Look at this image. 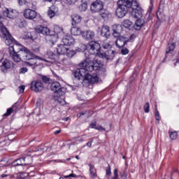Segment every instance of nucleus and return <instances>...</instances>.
<instances>
[{
    "instance_id": "nucleus-44",
    "label": "nucleus",
    "mask_w": 179,
    "mask_h": 179,
    "mask_svg": "<svg viewBox=\"0 0 179 179\" xmlns=\"http://www.w3.org/2000/svg\"><path fill=\"white\" fill-rule=\"evenodd\" d=\"M121 52L122 55H127V54L129 53V50H128L127 48H123L121 50Z\"/></svg>"
},
{
    "instance_id": "nucleus-7",
    "label": "nucleus",
    "mask_w": 179,
    "mask_h": 179,
    "mask_svg": "<svg viewBox=\"0 0 179 179\" xmlns=\"http://www.w3.org/2000/svg\"><path fill=\"white\" fill-rule=\"evenodd\" d=\"M130 8L132 9L133 15H134L136 19H141L143 16V10L136 1L132 0V5Z\"/></svg>"
},
{
    "instance_id": "nucleus-48",
    "label": "nucleus",
    "mask_w": 179,
    "mask_h": 179,
    "mask_svg": "<svg viewBox=\"0 0 179 179\" xmlns=\"http://www.w3.org/2000/svg\"><path fill=\"white\" fill-rule=\"evenodd\" d=\"M24 85H22L18 87L19 93H23L24 92Z\"/></svg>"
},
{
    "instance_id": "nucleus-47",
    "label": "nucleus",
    "mask_w": 179,
    "mask_h": 179,
    "mask_svg": "<svg viewBox=\"0 0 179 179\" xmlns=\"http://www.w3.org/2000/svg\"><path fill=\"white\" fill-rule=\"evenodd\" d=\"M155 118L157 121H160V115L159 114V110H156Z\"/></svg>"
},
{
    "instance_id": "nucleus-9",
    "label": "nucleus",
    "mask_w": 179,
    "mask_h": 179,
    "mask_svg": "<svg viewBox=\"0 0 179 179\" xmlns=\"http://www.w3.org/2000/svg\"><path fill=\"white\" fill-rule=\"evenodd\" d=\"M135 37L136 36L134 34L131 35L129 39L124 36H119L115 41L116 45L118 48H121L124 47L127 43L132 41Z\"/></svg>"
},
{
    "instance_id": "nucleus-62",
    "label": "nucleus",
    "mask_w": 179,
    "mask_h": 179,
    "mask_svg": "<svg viewBox=\"0 0 179 179\" xmlns=\"http://www.w3.org/2000/svg\"><path fill=\"white\" fill-rule=\"evenodd\" d=\"M64 120L65 121H69V117H65Z\"/></svg>"
},
{
    "instance_id": "nucleus-6",
    "label": "nucleus",
    "mask_w": 179,
    "mask_h": 179,
    "mask_svg": "<svg viewBox=\"0 0 179 179\" xmlns=\"http://www.w3.org/2000/svg\"><path fill=\"white\" fill-rule=\"evenodd\" d=\"M46 57H48L49 59H53L54 61H57V62H59V64H61L62 65H68V64H69V62L68 61V59H65L64 56L59 55L58 53L57 54L54 53L51 50H48L46 52Z\"/></svg>"
},
{
    "instance_id": "nucleus-50",
    "label": "nucleus",
    "mask_w": 179,
    "mask_h": 179,
    "mask_svg": "<svg viewBox=\"0 0 179 179\" xmlns=\"http://www.w3.org/2000/svg\"><path fill=\"white\" fill-rule=\"evenodd\" d=\"M124 24H127V26H132V22L129 21V20H124Z\"/></svg>"
},
{
    "instance_id": "nucleus-34",
    "label": "nucleus",
    "mask_w": 179,
    "mask_h": 179,
    "mask_svg": "<svg viewBox=\"0 0 179 179\" xmlns=\"http://www.w3.org/2000/svg\"><path fill=\"white\" fill-rule=\"evenodd\" d=\"M110 15V12H108V10H101L100 11V16H101V17H103V19H106L107 17H108V15Z\"/></svg>"
},
{
    "instance_id": "nucleus-4",
    "label": "nucleus",
    "mask_w": 179,
    "mask_h": 179,
    "mask_svg": "<svg viewBox=\"0 0 179 179\" xmlns=\"http://www.w3.org/2000/svg\"><path fill=\"white\" fill-rule=\"evenodd\" d=\"M3 21V17H0V36L1 38L5 40V43L6 45H10L13 43V39L9 31L3 26L2 22Z\"/></svg>"
},
{
    "instance_id": "nucleus-26",
    "label": "nucleus",
    "mask_w": 179,
    "mask_h": 179,
    "mask_svg": "<svg viewBox=\"0 0 179 179\" xmlns=\"http://www.w3.org/2000/svg\"><path fill=\"white\" fill-rule=\"evenodd\" d=\"M143 24H145V20H142L141 18H138L134 25V29L135 30H141V29L142 28V27L143 26Z\"/></svg>"
},
{
    "instance_id": "nucleus-57",
    "label": "nucleus",
    "mask_w": 179,
    "mask_h": 179,
    "mask_svg": "<svg viewBox=\"0 0 179 179\" xmlns=\"http://www.w3.org/2000/svg\"><path fill=\"white\" fill-rule=\"evenodd\" d=\"M92 143H93V140H91L90 142L87 143V146L89 148H92Z\"/></svg>"
},
{
    "instance_id": "nucleus-54",
    "label": "nucleus",
    "mask_w": 179,
    "mask_h": 179,
    "mask_svg": "<svg viewBox=\"0 0 179 179\" xmlns=\"http://www.w3.org/2000/svg\"><path fill=\"white\" fill-rule=\"evenodd\" d=\"M24 24H25V23L24 21H20L18 26H19V27L22 28V27H24Z\"/></svg>"
},
{
    "instance_id": "nucleus-15",
    "label": "nucleus",
    "mask_w": 179,
    "mask_h": 179,
    "mask_svg": "<svg viewBox=\"0 0 179 179\" xmlns=\"http://www.w3.org/2000/svg\"><path fill=\"white\" fill-rule=\"evenodd\" d=\"M16 10L12 8H5V10H3V16L9 19H15V17H16Z\"/></svg>"
},
{
    "instance_id": "nucleus-16",
    "label": "nucleus",
    "mask_w": 179,
    "mask_h": 179,
    "mask_svg": "<svg viewBox=\"0 0 179 179\" xmlns=\"http://www.w3.org/2000/svg\"><path fill=\"white\" fill-rule=\"evenodd\" d=\"M81 36L85 40L90 41V40H93V38L96 37V34L92 30H87L85 31H83Z\"/></svg>"
},
{
    "instance_id": "nucleus-49",
    "label": "nucleus",
    "mask_w": 179,
    "mask_h": 179,
    "mask_svg": "<svg viewBox=\"0 0 179 179\" xmlns=\"http://www.w3.org/2000/svg\"><path fill=\"white\" fill-rule=\"evenodd\" d=\"M67 3H69V5H73L76 2L77 0H65Z\"/></svg>"
},
{
    "instance_id": "nucleus-24",
    "label": "nucleus",
    "mask_w": 179,
    "mask_h": 179,
    "mask_svg": "<svg viewBox=\"0 0 179 179\" xmlns=\"http://www.w3.org/2000/svg\"><path fill=\"white\" fill-rule=\"evenodd\" d=\"M101 34L103 36V37L108 38V36L111 35V33H110V27L107 25H103L101 27Z\"/></svg>"
},
{
    "instance_id": "nucleus-20",
    "label": "nucleus",
    "mask_w": 179,
    "mask_h": 179,
    "mask_svg": "<svg viewBox=\"0 0 179 179\" xmlns=\"http://www.w3.org/2000/svg\"><path fill=\"white\" fill-rule=\"evenodd\" d=\"M62 42L68 47V45H73L75 44V39L72 36L68 35L63 38Z\"/></svg>"
},
{
    "instance_id": "nucleus-35",
    "label": "nucleus",
    "mask_w": 179,
    "mask_h": 179,
    "mask_svg": "<svg viewBox=\"0 0 179 179\" xmlns=\"http://www.w3.org/2000/svg\"><path fill=\"white\" fill-rule=\"evenodd\" d=\"M54 33L56 36H58V37H59V36H61L63 33L62 28L59 27H55L54 29Z\"/></svg>"
},
{
    "instance_id": "nucleus-3",
    "label": "nucleus",
    "mask_w": 179,
    "mask_h": 179,
    "mask_svg": "<svg viewBox=\"0 0 179 179\" xmlns=\"http://www.w3.org/2000/svg\"><path fill=\"white\" fill-rule=\"evenodd\" d=\"M117 5L116 16L119 18H122L128 13V9H131L132 0H119L117 2Z\"/></svg>"
},
{
    "instance_id": "nucleus-21",
    "label": "nucleus",
    "mask_w": 179,
    "mask_h": 179,
    "mask_svg": "<svg viewBox=\"0 0 179 179\" xmlns=\"http://www.w3.org/2000/svg\"><path fill=\"white\" fill-rule=\"evenodd\" d=\"M1 71L2 72H6L8 69H10V68H13V62H9L8 60H5L1 64Z\"/></svg>"
},
{
    "instance_id": "nucleus-14",
    "label": "nucleus",
    "mask_w": 179,
    "mask_h": 179,
    "mask_svg": "<svg viewBox=\"0 0 179 179\" xmlns=\"http://www.w3.org/2000/svg\"><path fill=\"white\" fill-rule=\"evenodd\" d=\"M24 16L26 17V19L33 20V19H36V17H37V13L36 10L28 8L24 11Z\"/></svg>"
},
{
    "instance_id": "nucleus-29",
    "label": "nucleus",
    "mask_w": 179,
    "mask_h": 179,
    "mask_svg": "<svg viewBox=\"0 0 179 179\" xmlns=\"http://www.w3.org/2000/svg\"><path fill=\"white\" fill-rule=\"evenodd\" d=\"M12 164L13 167H17V166H25L23 161V157L15 160L14 162H13Z\"/></svg>"
},
{
    "instance_id": "nucleus-8",
    "label": "nucleus",
    "mask_w": 179,
    "mask_h": 179,
    "mask_svg": "<svg viewBox=\"0 0 179 179\" xmlns=\"http://www.w3.org/2000/svg\"><path fill=\"white\" fill-rule=\"evenodd\" d=\"M12 39L13 43H15V40L13 39V38H12ZM13 43L10 45H9L8 50L10 52L20 53V51H30L27 50V48L22 46V45L19 43H16L15 44L12 45Z\"/></svg>"
},
{
    "instance_id": "nucleus-1",
    "label": "nucleus",
    "mask_w": 179,
    "mask_h": 179,
    "mask_svg": "<svg viewBox=\"0 0 179 179\" xmlns=\"http://www.w3.org/2000/svg\"><path fill=\"white\" fill-rule=\"evenodd\" d=\"M80 68L77 69L74 72V78L78 80H83V85L85 87H89L90 85L99 83V76L97 74L90 75L89 72L97 71L99 64H95L93 60L87 58L85 61L79 64Z\"/></svg>"
},
{
    "instance_id": "nucleus-60",
    "label": "nucleus",
    "mask_w": 179,
    "mask_h": 179,
    "mask_svg": "<svg viewBox=\"0 0 179 179\" xmlns=\"http://www.w3.org/2000/svg\"><path fill=\"white\" fill-rule=\"evenodd\" d=\"M1 177H2L3 178H6V177H9V175H8V174H2V175H1Z\"/></svg>"
},
{
    "instance_id": "nucleus-63",
    "label": "nucleus",
    "mask_w": 179,
    "mask_h": 179,
    "mask_svg": "<svg viewBox=\"0 0 179 179\" xmlns=\"http://www.w3.org/2000/svg\"><path fill=\"white\" fill-rule=\"evenodd\" d=\"M178 62H179V59L177 60L176 62L175 63V66H176V65H177V64H178Z\"/></svg>"
},
{
    "instance_id": "nucleus-28",
    "label": "nucleus",
    "mask_w": 179,
    "mask_h": 179,
    "mask_svg": "<svg viewBox=\"0 0 179 179\" xmlns=\"http://www.w3.org/2000/svg\"><path fill=\"white\" fill-rule=\"evenodd\" d=\"M24 166H29L33 163V157L31 155H27L22 157Z\"/></svg>"
},
{
    "instance_id": "nucleus-27",
    "label": "nucleus",
    "mask_w": 179,
    "mask_h": 179,
    "mask_svg": "<svg viewBox=\"0 0 179 179\" xmlns=\"http://www.w3.org/2000/svg\"><path fill=\"white\" fill-rule=\"evenodd\" d=\"M71 34H73V36H82V33H83V31L80 30V28L77 27L76 25L73 26V27L71 29Z\"/></svg>"
},
{
    "instance_id": "nucleus-31",
    "label": "nucleus",
    "mask_w": 179,
    "mask_h": 179,
    "mask_svg": "<svg viewBox=\"0 0 179 179\" xmlns=\"http://www.w3.org/2000/svg\"><path fill=\"white\" fill-rule=\"evenodd\" d=\"M176 48V43H169L166 48V54H171Z\"/></svg>"
},
{
    "instance_id": "nucleus-51",
    "label": "nucleus",
    "mask_w": 179,
    "mask_h": 179,
    "mask_svg": "<svg viewBox=\"0 0 179 179\" xmlns=\"http://www.w3.org/2000/svg\"><path fill=\"white\" fill-rule=\"evenodd\" d=\"M27 1L26 0H18V3L20 6L25 5Z\"/></svg>"
},
{
    "instance_id": "nucleus-32",
    "label": "nucleus",
    "mask_w": 179,
    "mask_h": 179,
    "mask_svg": "<svg viewBox=\"0 0 179 179\" xmlns=\"http://www.w3.org/2000/svg\"><path fill=\"white\" fill-rule=\"evenodd\" d=\"M157 17L159 22H166V15L162 11L157 12Z\"/></svg>"
},
{
    "instance_id": "nucleus-61",
    "label": "nucleus",
    "mask_w": 179,
    "mask_h": 179,
    "mask_svg": "<svg viewBox=\"0 0 179 179\" xmlns=\"http://www.w3.org/2000/svg\"><path fill=\"white\" fill-rule=\"evenodd\" d=\"M45 1H47L48 2H55V1L57 0H45Z\"/></svg>"
},
{
    "instance_id": "nucleus-45",
    "label": "nucleus",
    "mask_w": 179,
    "mask_h": 179,
    "mask_svg": "<svg viewBox=\"0 0 179 179\" xmlns=\"http://www.w3.org/2000/svg\"><path fill=\"white\" fill-rule=\"evenodd\" d=\"M114 176L112 178V179H118V170L114 169L113 171Z\"/></svg>"
},
{
    "instance_id": "nucleus-23",
    "label": "nucleus",
    "mask_w": 179,
    "mask_h": 179,
    "mask_svg": "<svg viewBox=\"0 0 179 179\" xmlns=\"http://www.w3.org/2000/svg\"><path fill=\"white\" fill-rule=\"evenodd\" d=\"M13 111H15V113L17 111H19V108H17V102H15L12 107L9 108L8 109H7L6 113L3 115L4 117H9V115H10V114H12V113H13Z\"/></svg>"
},
{
    "instance_id": "nucleus-52",
    "label": "nucleus",
    "mask_w": 179,
    "mask_h": 179,
    "mask_svg": "<svg viewBox=\"0 0 179 179\" xmlns=\"http://www.w3.org/2000/svg\"><path fill=\"white\" fill-rule=\"evenodd\" d=\"M95 129H97L98 131H106V129L102 126H98L95 128Z\"/></svg>"
},
{
    "instance_id": "nucleus-19",
    "label": "nucleus",
    "mask_w": 179,
    "mask_h": 179,
    "mask_svg": "<svg viewBox=\"0 0 179 179\" xmlns=\"http://www.w3.org/2000/svg\"><path fill=\"white\" fill-rule=\"evenodd\" d=\"M58 35H55V34L50 35V34L45 37V40L48 44H51V45H54L58 41Z\"/></svg>"
},
{
    "instance_id": "nucleus-33",
    "label": "nucleus",
    "mask_w": 179,
    "mask_h": 179,
    "mask_svg": "<svg viewBox=\"0 0 179 179\" xmlns=\"http://www.w3.org/2000/svg\"><path fill=\"white\" fill-rule=\"evenodd\" d=\"M55 6H52L50 8H49V10L48 11V15L50 17V19H52L54 16H55V11L54 10Z\"/></svg>"
},
{
    "instance_id": "nucleus-25",
    "label": "nucleus",
    "mask_w": 179,
    "mask_h": 179,
    "mask_svg": "<svg viewBox=\"0 0 179 179\" xmlns=\"http://www.w3.org/2000/svg\"><path fill=\"white\" fill-rule=\"evenodd\" d=\"M71 20L72 26H76L77 24H79L80 22H82V17H80V15L78 14H73V15H71Z\"/></svg>"
},
{
    "instance_id": "nucleus-39",
    "label": "nucleus",
    "mask_w": 179,
    "mask_h": 179,
    "mask_svg": "<svg viewBox=\"0 0 179 179\" xmlns=\"http://www.w3.org/2000/svg\"><path fill=\"white\" fill-rule=\"evenodd\" d=\"M169 136L170 138L172 139V141L177 139V131H173L169 133Z\"/></svg>"
},
{
    "instance_id": "nucleus-55",
    "label": "nucleus",
    "mask_w": 179,
    "mask_h": 179,
    "mask_svg": "<svg viewBox=\"0 0 179 179\" xmlns=\"http://www.w3.org/2000/svg\"><path fill=\"white\" fill-rule=\"evenodd\" d=\"M69 177H73V178H75V177H76V176L75 174H73V173H71V174L69 175V176H64V178H69Z\"/></svg>"
},
{
    "instance_id": "nucleus-59",
    "label": "nucleus",
    "mask_w": 179,
    "mask_h": 179,
    "mask_svg": "<svg viewBox=\"0 0 179 179\" xmlns=\"http://www.w3.org/2000/svg\"><path fill=\"white\" fill-rule=\"evenodd\" d=\"M121 177H122V178H123V179H125V178H127V173H123L122 176H121Z\"/></svg>"
},
{
    "instance_id": "nucleus-42",
    "label": "nucleus",
    "mask_w": 179,
    "mask_h": 179,
    "mask_svg": "<svg viewBox=\"0 0 179 179\" xmlns=\"http://www.w3.org/2000/svg\"><path fill=\"white\" fill-rule=\"evenodd\" d=\"M149 108H150V105H149V102H147L145 103V105L144 106V111L145 113H149L150 110Z\"/></svg>"
},
{
    "instance_id": "nucleus-46",
    "label": "nucleus",
    "mask_w": 179,
    "mask_h": 179,
    "mask_svg": "<svg viewBox=\"0 0 179 179\" xmlns=\"http://www.w3.org/2000/svg\"><path fill=\"white\" fill-rule=\"evenodd\" d=\"M28 69L27 67H22L20 69V73H26L27 72Z\"/></svg>"
},
{
    "instance_id": "nucleus-5",
    "label": "nucleus",
    "mask_w": 179,
    "mask_h": 179,
    "mask_svg": "<svg viewBox=\"0 0 179 179\" xmlns=\"http://www.w3.org/2000/svg\"><path fill=\"white\" fill-rule=\"evenodd\" d=\"M101 48V46L100 45V43L92 41L87 45V50L91 55H98L99 57L100 53L101 51L100 50Z\"/></svg>"
},
{
    "instance_id": "nucleus-64",
    "label": "nucleus",
    "mask_w": 179,
    "mask_h": 179,
    "mask_svg": "<svg viewBox=\"0 0 179 179\" xmlns=\"http://www.w3.org/2000/svg\"><path fill=\"white\" fill-rule=\"evenodd\" d=\"M76 159H77V160H79V156H76Z\"/></svg>"
},
{
    "instance_id": "nucleus-22",
    "label": "nucleus",
    "mask_w": 179,
    "mask_h": 179,
    "mask_svg": "<svg viewBox=\"0 0 179 179\" xmlns=\"http://www.w3.org/2000/svg\"><path fill=\"white\" fill-rule=\"evenodd\" d=\"M69 48L64 43V45H59L57 49L59 55H65Z\"/></svg>"
},
{
    "instance_id": "nucleus-36",
    "label": "nucleus",
    "mask_w": 179,
    "mask_h": 179,
    "mask_svg": "<svg viewBox=\"0 0 179 179\" xmlns=\"http://www.w3.org/2000/svg\"><path fill=\"white\" fill-rule=\"evenodd\" d=\"M75 54H76V52L74 50H69V48L67 50L66 52V57H68V58H70V59L72 58V57H73Z\"/></svg>"
},
{
    "instance_id": "nucleus-10",
    "label": "nucleus",
    "mask_w": 179,
    "mask_h": 179,
    "mask_svg": "<svg viewBox=\"0 0 179 179\" xmlns=\"http://www.w3.org/2000/svg\"><path fill=\"white\" fill-rule=\"evenodd\" d=\"M90 8L92 13L100 12L104 8V3L100 0H96L91 4Z\"/></svg>"
},
{
    "instance_id": "nucleus-11",
    "label": "nucleus",
    "mask_w": 179,
    "mask_h": 179,
    "mask_svg": "<svg viewBox=\"0 0 179 179\" xmlns=\"http://www.w3.org/2000/svg\"><path fill=\"white\" fill-rule=\"evenodd\" d=\"M100 58H105L107 61H112L115 57V51L108 49V50L105 51L104 52L99 53Z\"/></svg>"
},
{
    "instance_id": "nucleus-17",
    "label": "nucleus",
    "mask_w": 179,
    "mask_h": 179,
    "mask_svg": "<svg viewBox=\"0 0 179 179\" xmlns=\"http://www.w3.org/2000/svg\"><path fill=\"white\" fill-rule=\"evenodd\" d=\"M35 30L36 33H39L41 34H43V36H46V37L50 34V29L47 27H44L43 25H38Z\"/></svg>"
},
{
    "instance_id": "nucleus-12",
    "label": "nucleus",
    "mask_w": 179,
    "mask_h": 179,
    "mask_svg": "<svg viewBox=\"0 0 179 179\" xmlns=\"http://www.w3.org/2000/svg\"><path fill=\"white\" fill-rule=\"evenodd\" d=\"M44 89V85L41 81L34 80L31 83V90L36 93L41 92Z\"/></svg>"
},
{
    "instance_id": "nucleus-38",
    "label": "nucleus",
    "mask_w": 179,
    "mask_h": 179,
    "mask_svg": "<svg viewBox=\"0 0 179 179\" xmlns=\"http://www.w3.org/2000/svg\"><path fill=\"white\" fill-rule=\"evenodd\" d=\"M78 8L80 12H85V10L87 9V5L83 3L80 6H79Z\"/></svg>"
},
{
    "instance_id": "nucleus-37",
    "label": "nucleus",
    "mask_w": 179,
    "mask_h": 179,
    "mask_svg": "<svg viewBox=\"0 0 179 179\" xmlns=\"http://www.w3.org/2000/svg\"><path fill=\"white\" fill-rule=\"evenodd\" d=\"M102 47L104 48V50H110V48H111V45L110 43H108V41H105L102 43Z\"/></svg>"
},
{
    "instance_id": "nucleus-41",
    "label": "nucleus",
    "mask_w": 179,
    "mask_h": 179,
    "mask_svg": "<svg viewBox=\"0 0 179 179\" xmlns=\"http://www.w3.org/2000/svg\"><path fill=\"white\" fill-rule=\"evenodd\" d=\"M42 80L43 83H50V78L45 76H42Z\"/></svg>"
},
{
    "instance_id": "nucleus-18",
    "label": "nucleus",
    "mask_w": 179,
    "mask_h": 179,
    "mask_svg": "<svg viewBox=\"0 0 179 179\" xmlns=\"http://www.w3.org/2000/svg\"><path fill=\"white\" fill-rule=\"evenodd\" d=\"M112 30L113 31V36L116 38L120 37L121 31H122V27L120 24H114L112 26Z\"/></svg>"
},
{
    "instance_id": "nucleus-2",
    "label": "nucleus",
    "mask_w": 179,
    "mask_h": 179,
    "mask_svg": "<svg viewBox=\"0 0 179 179\" xmlns=\"http://www.w3.org/2000/svg\"><path fill=\"white\" fill-rule=\"evenodd\" d=\"M10 57L14 62H20L22 59H23L25 61V65L32 67V69H36V68L39 66L37 59L40 61H47L45 59H43L30 51L21 50L20 53L10 52Z\"/></svg>"
},
{
    "instance_id": "nucleus-40",
    "label": "nucleus",
    "mask_w": 179,
    "mask_h": 179,
    "mask_svg": "<svg viewBox=\"0 0 179 179\" xmlns=\"http://www.w3.org/2000/svg\"><path fill=\"white\" fill-rule=\"evenodd\" d=\"M85 115V117H86V118H89V114L87 113V111H85V112H81L78 114H77V117L78 118H80V117Z\"/></svg>"
},
{
    "instance_id": "nucleus-13",
    "label": "nucleus",
    "mask_w": 179,
    "mask_h": 179,
    "mask_svg": "<svg viewBox=\"0 0 179 179\" xmlns=\"http://www.w3.org/2000/svg\"><path fill=\"white\" fill-rule=\"evenodd\" d=\"M63 89L64 87H62L61 84L58 82L52 83L50 85V90L52 92L56 93L57 94H62Z\"/></svg>"
},
{
    "instance_id": "nucleus-53",
    "label": "nucleus",
    "mask_w": 179,
    "mask_h": 179,
    "mask_svg": "<svg viewBox=\"0 0 179 179\" xmlns=\"http://www.w3.org/2000/svg\"><path fill=\"white\" fill-rule=\"evenodd\" d=\"M81 2L85 5H89V3H90V0H82Z\"/></svg>"
},
{
    "instance_id": "nucleus-58",
    "label": "nucleus",
    "mask_w": 179,
    "mask_h": 179,
    "mask_svg": "<svg viewBox=\"0 0 179 179\" xmlns=\"http://www.w3.org/2000/svg\"><path fill=\"white\" fill-rule=\"evenodd\" d=\"M55 135H58V134H61V130H57L54 132Z\"/></svg>"
},
{
    "instance_id": "nucleus-43",
    "label": "nucleus",
    "mask_w": 179,
    "mask_h": 179,
    "mask_svg": "<svg viewBox=\"0 0 179 179\" xmlns=\"http://www.w3.org/2000/svg\"><path fill=\"white\" fill-rule=\"evenodd\" d=\"M106 176H111V166L110 165H108L106 168Z\"/></svg>"
},
{
    "instance_id": "nucleus-56",
    "label": "nucleus",
    "mask_w": 179,
    "mask_h": 179,
    "mask_svg": "<svg viewBox=\"0 0 179 179\" xmlns=\"http://www.w3.org/2000/svg\"><path fill=\"white\" fill-rule=\"evenodd\" d=\"M96 122L92 123L90 125V128H94V129H96Z\"/></svg>"
},
{
    "instance_id": "nucleus-30",
    "label": "nucleus",
    "mask_w": 179,
    "mask_h": 179,
    "mask_svg": "<svg viewBox=\"0 0 179 179\" xmlns=\"http://www.w3.org/2000/svg\"><path fill=\"white\" fill-rule=\"evenodd\" d=\"M90 173L92 178H96L97 177V173L96 172V170L94 169V166L90 164Z\"/></svg>"
}]
</instances>
